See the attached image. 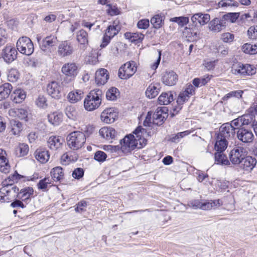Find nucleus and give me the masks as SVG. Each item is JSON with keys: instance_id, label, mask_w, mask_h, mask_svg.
Returning <instances> with one entry per match:
<instances>
[{"instance_id": "f257e3e1", "label": "nucleus", "mask_w": 257, "mask_h": 257, "mask_svg": "<svg viewBox=\"0 0 257 257\" xmlns=\"http://www.w3.org/2000/svg\"><path fill=\"white\" fill-rule=\"evenodd\" d=\"M146 130L143 128L141 126H138L133 132V134L136 135H129L125 136L122 140H120V143L121 145V150L122 151L125 150L130 151L134 150L137 146L139 141L140 147H143L147 144V140L145 138H142V136L146 133Z\"/></svg>"}, {"instance_id": "f03ea898", "label": "nucleus", "mask_w": 257, "mask_h": 257, "mask_svg": "<svg viewBox=\"0 0 257 257\" xmlns=\"http://www.w3.org/2000/svg\"><path fill=\"white\" fill-rule=\"evenodd\" d=\"M21 175L16 171L13 174L9 176L7 179L2 182V187L0 189V201L2 202H9L11 198V194L13 193L14 197H16L15 194H18L19 188L13 185V183L17 182L21 178Z\"/></svg>"}, {"instance_id": "7ed1b4c3", "label": "nucleus", "mask_w": 257, "mask_h": 257, "mask_svg": "<svg viewBox=\"0 0 257 257\" xmlns=\"http://www.w3.org/2000/svg\"><path fill=\"white\" fill-rule=\"evenodd\" d=\"M102 92L100 89L91 90L84 100V107L87 111H93L98 108L101 103Z\"/></svg>"}, {"instance_id": "20e7f679", "label": "nucleus", "mask_w": 257, "mask_h": 257, "mask_svg": "<svg viewBox=\"0 0 257 257\" xmlns=\"http://www.w3.org/2000/svg\"><path fill=\"white\" fill-rule=\"evenodd\" d=\"M256 114L252 112H248L242 116L232 120V123L235 127H245V125H250L257 135V121L255 120Z\"/></svg>"}, {"instance_id": "39448f33", "label": "nucleus", "mask_w": 257, "mask_h": 257, "mask_svg": "<svg viewBox=\"0 0 257 257\" xmlns=\"http://www.w3.org/2000/svg\"><path fill=\"white\" fill-rule=\"evenodd\" d=\"M66 140L70 149L77 150L84 145L86 142V137L81 132L74 131L67 136Z\"/></svg>"}, {"instance_id": "423d86ee", "label": "nucleus", "mask_w": 257, "mask_h": 257, "mask_svg": "<svg viewBox=\"0 0 257 257\" xmlns=\"http://www.w3.org/2000/svg\"><path fill=\"white\" fill-rule=\"evenodd\" d=\"M61 71L66 76L61 84L63 86H67V84L71 83L72 81L77 75L78 68L75 63H67L63 65Z\"/></svg>"}, {"instance_id": "0eeeda50", "label": "nucleus", "mask_w": 257, "mask_h": 257, "mask_svg": "<svg viewBox=\"0 0 257 257\" xmlns=\"http://www.w3.org/2000/svg\"><path fill=\"white\" fill-rule=\"evenodd\" d=\"M17 48L22 54L30 56L34 52V45L31 40L27 37H22L17 42Z\"/></svg>"}, {"instance_id": "6e6552de", "label": "nucleus", "mask_w": 257, "mask_h": 257, "mask_svg": "<svg viewBox=\"0 0 257 257\" xmlns=\"http://www.w3.org/2000/svg\"><path fill=\"white\" fill-rule=\"evenodd\" d=\"M36 39L41 50L46 53L49 52L50 48L56 45L58 42L57 37L52 35L43 39L41 36L38 35Z\"/></svg>"}, {"instance_id": "1a4fd4ad", "label": "nucleus", "mask_w": 257, "mask_h": 257, "mask_svg": "<svg viewBox=\"0 0 257 257\" xmlns=\"http://www.w3.org/2000/svg\"><path fill=\"white\" fill-rule=\"evenodd\" d=\"M137 70L136 62L133 61H128L119 68L118 76L121 79H127L136 72Z\"/></svg>"}, {"instance_id": "9d476101", "label": "nucleus", "mask_w": 257, "mask_h": 257, "mask_svg": "<svg viewBox=\"0 0 257 257\" xmlns=\"http://www.w3.org/2000/svg\"><path fill=\"white\" fill-rule=\"evenodd\" d=\"M232 74L242 75H251L255 73V70L250 64H243L240 62H237L233 64L231 67Z\"/></svg>"}, {"instance_id": "9b49d317", "label": "nucleus", "mask_w": 257, "mask_h": 257, "mask_svg": "<svg viewBox=\"0 0 257 257\" xmlns=\"http://www.w3.org/2000/svg\"><path fill=\"white\" fill-rule=\"evenodd\" d=\"M247 153V151L244 148L236 147L230 152L229 155L230 161L233 165H239Z\"/></svg>"}, {"instance_id": "f8f14e48", "label": "nucleus", "mask_w": 257, "mask_h": 257, "mask_svg": "<svg viewBox=\"0 0 257 257\" xmlns=\"http://www.w3.org/2000/svg\"><path fill=\"white\" fill-rule=\"evenodd\" d=\"M237 139L244 143L251 142L254 138L253 134L250 128L246 127H236Z\"/></svg>"}, {"instance_id": "ddd939ff", "label": "nucleus", "mask_w": 257, "mask_h": 257, "mask_svg": "<svg viewBox=\"0 0 257 257\" xmlns=\"http://www.w3.org/2000/svg\"><path fill=\"white\" fill-rule=\"evenodd\" d=\"M236 127L231 123H223L220 128L219 133L217 136L226 140L233 138L236 133Z\"/></svg>"}, {"instance_id": "4468645a", "label": "nucleus", "mask_w": 257, "mask_h": 257, "mask_svg": "<svg viewBox=\"0 0 257 257\" xmlns=\"http://www.w3.org/2000/svg\"><path fill=\"white\" fill-rule=\"evenodd\" d=\"M48 94L52 98L59 99L62 96V87L57 81H52L47 85Z\"/></svg>"}, {"instance_id": "2eb2a0df", "label": "nucleus", "mask_w": 257, "mask_h": 257, "mask_svg": "<svg viewBox=\"0 0 257 257\" xmlns=\"http://www.w3.org/2000/svg\"><path fill=\"white\" fill-rule=\"evenodd\" d=\"M73 51L74 48L72 44L68 41H64L59 45L57 54L61 58H65L71 55Z\"/></svg>"}, {"instance_id": "dca6fc26", "label": "nucleus", "mask_w": 257, "mask_h": 257, "mask_svg": "<svg viewBox=\"0 0 257 257\" xmlns=\"http://www.w3.org/2000/svg\"><path fill=\"white\" fill-rule=\"evenodd\" d=\"M2 56L6 63H11L17 57V50L11 45H7L2 51Z\"/></svg>"}, {"instance_id": "f3484780", "label": "nucleus", "mask_w": 257, "mask_h": 257, "mask_svg": "<svg viewBox=\"0 0 257 257\" xmlns=\"http://www.w3.org/2000/svg\"><path fill=\"white\" fill-rule=\"evenodd\" d=\"M256 164V160L254 157L247 155L239 164V167L244 171L251 172Z\"/></svg>"}, {"instance_id": "a211bd4d", "label": "nucleus", "mask_w": 257, "mask_h": 257, "mask_svg": "<svg viewBox=\"0 0 257 257\" xmlns=\"http://www.w3.org/2000/svg\"><path fill=\"white\" fill-rule=\"evenodd\" d=\"M178 80V75L173 71H166L162 77L163 83L167 86L175 85Z\"/></svg>"}, {"instance_id": "6ab92c4d", "label": "nucleus", "mask_w": 257, "mask_h": 257, "mask_svg": "<svg viewBox=\"0 0 257 257\" xmlns=\"http://www.w3.org/2000/svg\"><path fill=\"white\" fill-rule=\"evenodd\" d=\"M210 19L208 14L196 13L191 17V21L196 26L198 24L203 26L206 24Z\"/></svg>"}, {"instance_id": "aec40b11", "label": "nucleus", "mask_w": 257, "mask_h": 257, "mask_svg": "<svg viewBox=\"0 0 257 257\" xmlns=\"http://www.w3.org/2000/svg\"><path fill=\"white\" fill-rule=\"evenodd\" d=\"M116 116V113L114 111L113 109L108 108L102 112L100 118L102 121L106 123H111L115 121Z\"/></svg>"}, {"instance_id": "412c9836", "label": "nucleus", "mask_w": 257, "mask_h": 257, "mask_svg": "<svg viewBox=\"0 0 257 257\" xmlns=\"http://www.w3.org/2000/svg\"><path fill=\"white\" fill-rule=\"evenodd\" d=\"M109 78V75L106 69L101 68L95 73V80L98 85L105 84Z\"/></svg>"}, {"instance_id": "4be33fe9", "label": "nucleus", "mask_w": 257, "mask_h": 257, "mask_svg": "<svg viewBox=\"0 0 257 257\" xmlns=\"http://www.w3.org/2000/svg\"><path fill=\"white\" fill-rule=\"evenodd\" d=\"M99 135L104 139L109 140L114 139L116 136L115 130L111 127H103L100 129Z\"/></svg>"}, {"instance_id": "5701e85b", "label": "nucleus", "mask_w": 257, "mask_h": 257, "mask_svg": "<svg viewBox=\"0 0 257 257\" xmlns=\"http://www.w3.org/2000/svg\"><path fill=\"white\" fill-rule=\"evenodd\" d=\"M63 142V139L60 136H52L49 138L47 143L50 149L56 150L61 147Z\"/></svg>"}, {"instance_id": "b1692460", "label": "nucleus", "mask_w": 257, "mask_h": 257, "mask_svg": "<svg viewBox=\"0 0 257 257\" xmlns=\"http://www.w3.org/2000/svg\"><path fill=\"white\" fill-rule=\"evenodd\" d=\"M226 23L224 20L219 18H215L212 20L209 24L210 29L214 32H219L225 28Z\"/></svg>"}, {"instance_id": "393cba45", "label": "nucleus", "mask_w": 257, "mask_h": 257, "mask_svg": "<svg viewBox=\"0 0 257 257\" xmlns=\"http://www.w3.org/2000/svg\"><path fill=\"white\" fill-rule=\"evenodd\" d=\"M160 89V83L151 84L146 91V96L149 98H155L159 94Z\"/></svg>"}, {"instance_id": "a878e982", "label": "nucleus", "mask_w": 257, "mask_h": 257, "mask_svg": "<svg viewBox=\"0 0 257 257\" xmlns=\"http://www.w3.org/2000/svg\"><path fill=\"white\" fill-rule=\"evenodd\" d=\"M124 37L129 40L132 43L137 44L142 42L144 35L141 33L126 32L124 34Z\"/></svg>"}, {"instance_id": "bb28decb", "label": "nucleus", "mask_w": 257, "mask_h": 257, "mask_svg": "<svg viewBox=\"0 0 257 257\" xmlns=\"http://www.w3.org/2000/svg\"><path fill=\"white\" fill-rule=\"evenodd\" d=\"M5 151L0 149V171L5 174L9 172L10 166L9 161L5 157Z\"/></svg>"}, {"instance_id": "cd10ccee", "label": "nucleus", "mask_w": 257, "mask_h": 257, "mask_svg": "<svg viewBox=\"0 0 257 257\" xmlns=\"http://www.w3.org/2000/svg\"><path fill=\"white\" fill-rule=\"evenodd\" d=\"M174 100L173 92L171 91L162 92L158 98L160 105H168Z\"/></svg>"}, {"instance_id": "c85d7f7f", "label": "nucleus", "mask_w": 257, "mask_h": 257, "mask_svg": "<svg viewBox=\"0 0 257 257\" xmlns=\"http://www.w3.org/2000/svg\"><path fill=\"white\" fill-rule=\"evenodd\" d=\"M26 96L25 91L21 88L16 89L11 95V99L16 103H21Z\"/></svg>"}, {"instance_id": "c756f323", "label": "nucleus", "mask_w": 257, "mask_h": 257, "mask_svg": "<svg viewBox=\"0 0 257 257\" xmlns=\"http://www.w3.org/2000/svg\"><path fill=\"white\" fill-rule=\"evenodd\" d=\"M215 163L218 165H229L230 162L223 151H216L214 153Z\"/></svg>"}, {"instance_id": "7c9ffc66", "label": "nucleus", "mask_w": 257, "mask_h": 257, "mask_svg": "<svg viewBox=\"0 0 257 257\" xmlns=\"http://www.w3.org/2000/svg\"><path fill=\"white\" fill-rule=\"evenodd\" d=\"M35 154L36 159L41 163L47 162L49 159L48 151L45 149H40L37 150Z\"/></svg>"}, {"instance_id": "2f4dec72", "label": "nucleus", "mask_w": 257, "mask_h": 257, "mask_svg": "<svg viewBox=\"0 0 257 257\" xmlns=\"http://www.w3.org/2000/svg\"><path fill=\"white\" fill-rule=\"evenodd\" d=\"M12 88V85L9 83H5L0 86V101L3 100L9 96Z\"/></svg>"}, {"instance_id": "473e14b6", "label": "nucleus", "mask_w": 257, "mask_h": 257, "mask_svg": "<svg viewBox=\"0 0 257 257\" xmlns=\"http://www.w3.org/2000/svg\"><path fill=\"white\" fill-rule=\"evenodd\" d=\"M49 121L54 125H59L63 120V114L60 112H53L48 116Z\"/></svg>"}, {"instance_id": "72a5a7b5", "label": "nucleus", "mask_w": 257, "mask_h": 257, "mask_svg": "<svg viewBox=\"0 0 257 257\" xmlns=\"http://www.w3.org/2000/svg\"><path fill=\"white\" fill-rule=\"evenodd\" d=\"M34 190L31 187H26L22 189L20 192L17 194L16 197L22 200L23 201H26L29 199L30 196L33 194Z\"/></svg>"}, {"instance_id": "f704fd0d", "label": "nucleus", "mask_w": 257, "mask_h": 257, "mask_svg": "<svg viewBox=\"0 0 257 257\" xmlns=\"http://www.w3.org/2000/svg\"><path fill=\"white\" fill-rule=\"evenodd\" d=\"M83 96V92L80 90H76L69 93L67 98L71 103H76L80 100Z\"/></svg>"}, {"instance_id": "c9c22d12", "label": "nucleus", "mask_w": 257, "mask_h": 257, "mask_svg": "<svg viewBox=\"0 0 257 257\" xmlns=\"http://www.w3.org/2000/svg\"><path fill=\"white\" fill-rule=\"evenodd\" d=\"M228 145L227 140L223 139L218 136L216 137V142L214 145V148L216 151L224 152Z\"/></svg>"}, {"instance_id": "e433bc0d", "label": "nucleus", "mask_w": 257, "mask_h": 257, "mask_svg": "<svg viewBox=\"0 0 257 257\" xmlns=\"http://www.w3.org/2000/svg\"><path fill=\"white\" fill-rule=\"evenodd\" d=\"M221 204L222 203L219 199L205 201L204 202H202L201 209L209 210L212 208H215L220 206Z\"/></svg>"}, {"instance_id": "4c0bfd02", "label": "nucleus", "mask_w": 257, "mask_h": 257, "mask_svg": "<svg viewBox=\"0 0 257 257\" xmlns=\"http://www.w3.org/2000/svg\"><path fill=\"white\" fill-rule=\"evenodd\" d=\"M52 178L54 181H59L63 178L64 173L61 167L54 168L51 171Z\"/></svg>"}, {"instance_id": "58836bf2", "label": "nucleus", "mask_w": 257, "mask_h": 257, "mask_svg": "<svg viewBox=\"0 0 257 257\" xmlns=\"http://www.w3.org/2000/svg\"><path fill=\"white\" fill-rule=\"evenodd\" d=\"M241 50L245 54H255L257 53V43L254 44L245 43L242 46Z\"/></svg>"}, {"instance_id": "ea45409f", "label": "nucleus", "mask_w": 257, "mask_h": 257, "mask_svg": "<svg viewBox=\"0 0 257 257\" xmlns=\"http://www.w3.org/2000/svg\"><path fill=\"white\" fill-rule=\"evenodd\" d=\"M165 119V116L163 115L162 111L160 109L155 111L153 115V123L157 125L163 124Z\"/></svg>"}, {"instance_id": "a19ab883", "label": "nucleus", "mask_w": 257, "mask_h": 257, "mask_svg": "<svg viewBox=\"0 0 257 257\" xmlns=\"http://www.w3.org/2000/svg\"><path fill=\"white\" fill-rule=\"evenodd\" d=\"M164 20V16L156 15L151 19V23L155 29H158L162 27Z\"/></svg>"}, {"instance_id": "79ce46f5", "label": "nucleus", "mask_w": 257, "mask_h": 257, "mask_svg": "<svg viewBox=\"0 0 257 257\" xmlns=\"http://www.w3.org/2000/svg\"><path fill=\"white\" fill-rule=\"evenodd\" d=\"M11 131L15 135H18L23 130V124L18 120L13 119L10 122Z\"/></svg>"}, {"instance_id": "37998d69", "label": "nucleus", "mask_w": 257, "mask_h": 257, "mask_svg": "<svg viewBox=\"0 0 257 257\" xmlns=\"http://www.w3.org/2000/svg\"><path fill=\"white\" fill-rule=\"evenodd\" d=\"M29 148L27 144H20L16 149V155L19 157H23L27 155L29 152Z\"/></svg>"}, {"instance_id": "c03bdc74", "label": "nucleus", "mask_w": 257, "mask_h": 257, "mask_svg": "<svg viewBox=\"0 0 257 257\" xmlns=\"http://www.w3.org/2000/svg\"><path fill=\"white\" fill-rule=\"evenodd\" d=\"M77 40L80 45H83L88 44V34L84 30H81L77 32Z\"/></svg>"}, {"instance_id": "a18cd8bd", "label": "nucleus", "mask_w": 257, "mask_h": 257, "mask_svg": "<svg viewBox=\"0 0 257 257\" xmlns=\"http://www.w3.org/2000/svg\"><path fill=\"white\" fill-rule=\"evenodd\" d=\"M119 95L118 89L115 87H111L106 92V97L108 100L114 101Z\"/></svg>"}, {"instance_id": "49530a36", "label": "nucleus", "mask_w": 257, "mask_h": 257, "mask_svg": "<svg viewBox=\"0 0 257 257\" xmlns=\"http://www.w3.org/2000/svg\"><path fill=\"white\" fill-rule=\"evenodd\" d=\"M19 76V71L16 69L12 68L8 71L7 78L10 82H16L18 80Z\"/></svg>"}, {"instance_id": "de8ad7c7", "label": "nucleus", "mask_w": 257, "mask_h": 257, "mask_svg": "<svg viewBox=\"0 0 257 257\" xmlns=\"http://www.w3.org/2000/svg\"><path fill=\"white\" fill-rule=\"evenodd\" d=\"M170 21L176 23L179 26L183 27L189 23V18L187 17H176L170 19Z\"/></svg>"}, {"instance_id": "09e8293b", "label": "nucleus", "mask_w": 257, "mask_h": 257, "mask_svg": "<svg viewBox=\"0 0 257 257\" xmlns=\"http://www.w3.org/2000/svg\"><path fill=\"white\" fill-rule=\"evenodd\" d=\"M120 30V28L118 25H109L107 27L105 33L109 36L112 38L116 35Z\"/></svg>"}, {"instance_id": "8fccbe9b", "label": "nucleus", "mask_w": 257, "mask_h": 257, "mask_svg": "<svg viewBox=\"0 0 257 257\" xmlns=\"http://www.w3.org/2000/svg\"><path fill=\"white\" fill-rule=\"evenodd\" d=\"M190 133L191 132L189 130L178 133L177 134L172 135V136L170 139V141L173 143H178L181 139L188 136Z\"/></svg>"}, {"instance_id": "3c124183", "label": "nucleus", "mask_w": 257, "mask_h": 257, "mask_svg": "<svg viewBox=\"0 0 257 257\" xmlns=\"http://www.w3.org/2000/svg\"><path fill=\"white\" fill-rule=\"evenodd\" d=\"M239 4L237 2L233 0H221L218 3V6L219 7L224 8L227 7H237Z\"/></svg>"}, {"instance_id": "603ef678", "label": "nucleus", "mask_w": 257, "mask_h": 257, "mask_svg": "<svg viewBox=\"0 0 257 257\" xmlns=\"http://www.w3.org/2000/svg\"><path fill=\"white\" fill-rule=\"evenodd\" d=\"M65 113L67 117L73 120H75L77 117V112L75 108L72 106H67L65 109Z\"/></svg>"}, {"instance_id": "864d4df0", "label": "nucleus", "mask_w": 257, "mask_h": 257, "mask_svg": "<svg viewBox=\"0 0 257 257\" xmlns=\"http://www.w3.org/2000/svg\"><path fill=\"white\" fill-rule=\"evenodd\" d=\"M239 13H228L224 15L223 19L225 21H229L231 23H234L238 18Z\"/></svg>"}, {"instance_id": "5fc2aeb1", "label": "nucleus", "mask_w": 257, "mask_h": 257, "mask_svg": "<svg viewBox=\"0 0 257 257\" xmlns=\"http://www.w3.org/2000/svg\"><path fill=\"white\" fill-rule=\"evenodd\" d=\"M242 93L243 91L241 90L233 91L226 94L225 96H224L222 99L225 101L227 100L228 99L231 97H236L239 98L241 97Z\"/></svg>"}, {"instance_id": "6e6d98bb", "label": "nucleus", "mask_w": 257, "mask_h": 257, "mask_svg": "<svg viewBox=\"0 0 257 257\" xmlns=\"http://www.w3.org/2000/svg\"><path fill=\"white\" fill-rule=\"evenodd\" d=\"M106 158V154L102 151H96L94 156V160L99 162H103L105 161Z\"/></svg>"}, {"instance_id": "4d7b16f0", "label": "nucleus", "mask_w": 257, "mask_h": 257, "mask_svg": "<svg viewBox=\"0 0 257 257\" xmlns=\"http://www.w3.org/2000/svg\"><path fill=\"white\" fill-rule=\"evenodd\" d=\"M190 97L187 94L183 91H181L177 98V102L178 105H182L185 102L187 101Z\"/></svg>"}, {"instance_id": "13d9d810", "label": "nucleus", "mask_w": 257, "mask_h": 257, "mask_svg": "<svg viewBox=\"0 0 257 257\" xmlns=\"http://www.w3.org/2000/svg\"><path fill=\"white\" fill-rule=\"evenodd\" d=\"M248 38L250 39H257V26H252L249 28L247 31Z\"/></svg>"}, {"instance_id": "bf43d9fd", "label": "nucleus", "mask_w": 257, "mask_h": 257, "mask_svg": "<svg viewBox=\"0 0 257 257\" xmlns=\"http://www.w3.org/2000/svg\"><path fill=\"white\" fill-rule=\"evenodd\" d=\"M84 174V172L82 168H77L73 171L72 176L74 178L78 180L83 177Z\"/></svg>"}, {"instance_id": "052dcab7", "label": "nucleus", "mask_w": 257, "mask_h": 257, "mask_svg": "<svg viewBox=\"0 0 257 257\" xmlns=\"http://www.w3.org/2000/svg\"><path fill=\"white\" fill-rule=\"evenodd\" d=\"M108 7L107 10L108 14L111 16H116L119 14V11L116 6H112L110 4L107 5Z\"/></svg>"}, {"instance_id": "680f3d73", "label": "nucleus", "mask_w": 257, "mask_h": 257, "mask_svg": "<svg viewBox=\"0 0 257 257\" xmlns=\"http://www.w3.org/2000/svg\"><path fill=\"white\" fill-rule=\"evenodd\" d=\"M234 38V35L230 33H224L221 35V39L225 43H230Z\"/></svg>"}, {"instance_id": "e2e57ef3", "label": "nucleus", "mask_w": 257, "mask_h": 257, "mask_svg": "<svg viewBox=\"0 0 257 257\" xmlns=\"http://www.w3.org/2000/svg\"><path fill=\"white\" fill-rule=\"evenodd\" d=\"M49 178L45 177L44 179L40 180L37 184V186L39 189L44 190L48 186L49 182Z\"/></svg>"}, {"instance_id": "0e129e2a", "label": "nucleus", "mask_w": 257, "mask_h": 257, "mask_svg": "<svg viewBox=\"0 0 257 257\" xmlns=\"http://www.w3.org/2000/svg\"><path fill=\"white\" fill-rule=\"evenodd\" d=\"M87 205V202L84 200H82L77 204L75 210L77 212H82L85 210L84 208L86 207Z\"/></svg>"}, {"instance_id": "69168bd1", "label": "nucleus", "mask_w": 257, "mask_h": 257, "mask_svg": "<svg viewBox=\"0 0 257 257\" xmlns=\"http://www.w3.org/2000/svg\"><path fill=\"white\" fill-rule=\"evenodd\" d=\"M216 61L217 60L210 61L204 60L203 65L207 70L210 71L215 68Z\"/></svg>"}, {"instance_id": "338daca9", "label": "nucleus", "mask_w": 257, "mask_h": 257, "mask_svg": "<svg viewBox=\"0 0 257 257\" xmlns=\"http://www.w3.org/2000/svg\"><path fill=\"white\" fill-rule=\"evenodd\" d=\"M150 25V22L148 19H143L138 21L137 23L138 27L140 29H147Z\"/></svg>"}, {"instance_id": "774afa93", "label": "nucleus", "mask_w": 257, "mask_h": 257, "mask_svg": "<svg viewBox=\"0 0 257 257\" xmlns=\"http://www.w3.org/2000/svg\"><path fill=\"white\" fill-rule=\"evenodd\" d=\"M183 91L191 97L195 94V88L192 84H188L186 85L185 90Z\"/></svg>"}]
</instances>
